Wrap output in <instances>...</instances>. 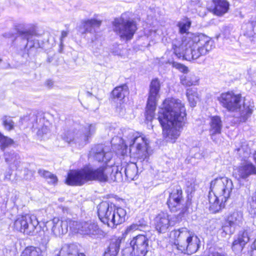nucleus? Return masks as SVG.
<instances>
[{
    "label": "nucleus",
    "mask_w": 256,
    "mask_h": 256,
    "mask_svg": "<svg viewBox=\"0 0 256 256\" xmlns=\"http://www.w3.org/2000/svg\"><path fill=\"white\" fill-rule=\"evenodd\" d=\"M166 64H168L170 65H172L173 68H176L180 72H183L184 74L188 72V67L182 64L176 62L172 60H168L167 61Z\"/></svg>",
    "instance_id": "4c0bfd02"
},
{
    "label": "nucleus",
    "mask_w": 256,
    "mask_h": 256,
    "mask_svg": "<svg viewBox=\"0 0 256 256\" xmlns=\"http://www.w3.org/2000/svg\"><path fill=\"white\" fill-rule=\"evenodd\" d=\"M237 151L242 160H246L250 154V150L246 145H242L237 148Z\"/></svg>",
    "instance_id": "c9c22d12"
},
{
    "label": "nucleus",
    "mask_w": 256,
    "mask_h": 256,
    "mask_svg": "<svg viewBox=\"0 0 256 256\" xmlns=\"http://www.w3.org/2000/svg\"><path fill=\"white\" fill-rule=\"evenodd\" d=\"M233 188V183L230 178L226 176L216 178L210 182L209 193H212L220 198L228 200Z\"/></svg>",
    "instance_id": "f8f14e48"
},
{
    "label": "nucleus",
    "mask_w": 256,
    "mask_h": 256,
    "mask_svg": "<svg viewBox=\"0 0 256 256\" xmlns=\"http://www.w3.org/2000/svg\"><path fill=\"white\" fill-rule=\"evenodd\" d=\"M236 228L232 226L228 222V221L226 219V222L222 226V228L220 231L221 232V235L222 237H226V235H230L232 234Z\"/></svg>",
    "instance_id": "72a5a7b5"
},
{
    "label": "nucleus",
    "mask_w": 256,
    "mask_h": 256,
    "mask_svg": "<svg viewBox=\"0 0 256 256\" xmlns=\"http://www.w3.org/2000/svg\"><path fill=\"white\" fill-rule=\"evenodd\" d=\"M2 121L5 130L10 131L14 128V122L10 117L4 116L2 118Z\"/></svg>",
    "instance_id": "e433bc0d"
},
{
    "label": "nucleus",
    "mask_w": 256,
    "mask_h": 256,
    "mask_svg": "<svg viewBox=\"0 0 256 256\" xmlns=\"http://www.w3.org/2000/svg\"><path fill=\"white\" fill-rule=\"evenodd\" d=\"M232 30V28L230 26H226L224 28L223 34L225 38H229L231 34V32Z\"/></svg>",
    "instance_id": "79ce46f5"
},
{
    "label": "nucleus",
    "mask_w": 256,
    "mask_h": 256,
    "mask_svg": "<svg viewBox=\"0 0 256 256\" xmlns=\"http://www.w3.org/2000/svg\"><path fill=\"white\" fill-rule=\"evenodd\" d=\"M90 154L98 162L108 164L112 158L113 153L108 146L103 144L94 146L90 152Z\"/></svg>",
    "instance_id": "6ab92c4d"
},
{
    "label": "nucleus",
    "mask_w": 256,
    "mask_h": 256,
    "mask_svg": "<svg viewBox=\"0 0 256 256\" xmlns=\"http://www.w3.org/2000/svg\"><path fill=\"white\" fill-rule=\"evenodd\" d=\"M44 128L46 129V128H42V131H44Z\"/></svg>",
    "instance_id": "3c124183"
},
{
    "label": "nucleus",
    "mask_w": 256,
    "mask_h": 256,
    "mask_svg": "<svg viewBox=\"0 0 256 256\" xmlns=\"http://www.w3.org/2000/svg\"><path fill=\"white\" fill-rule=\"evenodd\" d=\"M191 107H194L196 106V102L198 100L197 95H192V96H186Z\"/></svg>",
    "instance_id": "a19ab883"
},
{
    "label": "nucleus",
    "mask_w": 256,
    "mask_h": 256,
    "mask_svg": "<svg viewBox=\"0 0 256 256\" xmlns=\"http://www.w3.org/2000/svg\"><path fill=\"white\" fill-rule=\"evenodd\" d=\"M2 61V60L1 58H0V62H1Z\"/></svg>",
    "instance_id": "603ef678"
},
{
    "label": "nucleus",
    "mask_w": 256,
    "mask_h": 256,
    "mask_svg": "<svg viewBox=\"0 0 256 256\" xmlns=\"http://www.w3.org/2000/svg\"><path fill=\"white\" fill-rule=\"evenodd\" d=\"M254 158L255 160V162L256 163V151L255 152L254 154Z\"/></svg>",
    "instance_id": "09e8293b"
},
{
    "label": "nucleus",
    "mask_w": 256,
    "mask_h": 256,
    "mask_svg": "<svg viewBox=\"0 0 256 256\" xmlns=\"http://www.w3.org/2000/svg\"><path fill=\"white\" fill-rule=\"evenodd\" d=\"M12 227L15 230L28 235H34L40 229L36 217L28 214L17 216L14 220Z\"/></svg>",
    "instance_id": "9b49d317"
},
{
    "label": "nucleus",
    "mask_w": 256,
    "mask_h": 256,
    "mask_svg": "<svg viewBox=\"0 0 256 256\" xmlns=\"http://www.w3.org/2000/svg\"><path fill=\"white\" fill-rule=\"evenodd\" d=\"M27 120H28L30 121L28 122L29 126H30L33 128H38V116L34 114H30V116H26L22 119V122L26 121Z\"/></svg>",
    "instance_id": "58836bf2"
},
{
    "label": "nucleus",
    "mask_w": 256,
    "mask_h": 256,
    "mask_svg": "<svg viewBox=\"0 0 256 256\" xmlns=\"http://www.w3.org/2000/svg\"><path fill=\"white\" fill-rule=\"evenodd\" d=\"M248 232L245 230H240L238 234L233 238L231 248L235 254L241 252L246 253L244 248L250 241ZM247 254L248 256H256V238L250 248H248Z\"/></svg>",
    "instance_id": "9d476101"
},
{
    "label": "nucleus",
    "mask_w": 256,
    "mask_h": 256,
    "mask_svg": "<svg viewBox=\"0 0 256 256\" xmlns=\"http://www.w3.org/2000/svg\"><path fill=\"white\" fill-rule=\"evenodd\" d=\"M101 24V21L96 19H90L82 22L80 28V32L82 34L86 32L94 33L96 32V28H99Z\"/></svg>",
    "instance_id": "a878e982"
},
{
    "label": "nucleus",
    "mask_w": 256,
    "mask_h": 256,
    "mask_svg": "<svg viewBox=\"0 0 256 256\" xmlns=\"http://www.w3.org/2000/svg\"><path fill=\"white\" fill-rule=\"evenodd\" d=\"M192 95H197L196 90L195 88H188L186 90V96H192Z\"/></svg>",
    "instance_id": "a18cd8bd"
},
{
    "label": "nucleus",
    "mask_w": 256,
    "mask_h": 256,
    "mask_svg": "<svg viewBox=\"0 0 256 256\" xmlns=\"http://www.w3.org/2000/svg\"><path fill=\"white\" fill-rule=\"evenodd\" d=\"M192 204V199L188 197L186 202L182 196V191L180 186H177L176 188L172 190L170 193L168 198L167 200V204L171 212H178L177 216L182 218L185 214Z\"/></svg>",
    "instance_id": "6e6552de"
},
{
    "label": "nucleus",
    "mask_w": 256,
    "mask_h": 256,
    "mask_svg": "<svg viewBox=\"0 0 256 256\" xmlns=\"http://www.w3.org/2000/svg\"><path fill=\"white\" fill-rule=\"evenodd\" d=\"M84 256H86L84 255Z\"/></svg>",
    "instance_id": "864d4df0"
},
{
    "label": "nucleus",
    "mask_w": 256,
    "mask_h": 256,
    "mask_svg": "<svg viewBox=\"0 0 256 256\" xmlns=\"http://www.w3.org/2000/svg\"><path fill=\"white\" fill-rule=\"evenodd\" d=\"M38 174L40 176L44 178L50 184L56 185L58 182V179L56 175L48 170L40 169L38 170Z\"/></svg>",
    "instance_id": "c756f323"
},
{
    "label": "nucleus",
    "mask_w": 256,
    "mask_h": 256,
    "mask_svg": "<svg viewBox=\"0 0 256 256\" xmlns=\"http://www.w3.org/2000/svg\"><path fill=\"white\" fill-rule=\"evenodd\" d=\"M174 236L176 238L177 248L184 254H193L200 246V241L198 236L186 228L175 230Z\"/></svg>",
    "instance_id": "0eeeda50"
},
{
    "label": "nucleus",
    "mask_w": 256,
    "mask_h": 256,
    "mask_svg": "<svg viewBox=\"0 0 256 256\" xmlns=\"http://www.w3.org/2000/svg\"><path fill=\"white\" fill-rule=\"evenodd\" d=\"M208 199L209 201V210L213 214L219 212L225 207V203L228 200L220 198L212 193H208Z\"/></svg>",
    "instance_id": "5701e85b"
},
{
    "label": "nucleus",
    "mask_w": 256,
    "mask_h": 256,
    "mask_svg": "<svg viewBox=\"0 0 256 256\" xmlns=\"http://www.w3.org/2000/svg\"><path fill=\"white\" fill-rule=\"evenodd\" d=\"M122 240V239L120 238H112L104 252V256H117L120 249Z\"/></svg>",
    "instance_id": "cd10ccee"
},
{
    "label": "nucleus",
    "mask_w": 256,
    "mask_h": 256,
    "mask_svg": "<svg viewBox=\"0 0 256 256\" xmlns=\"http://www.w3.org/2000/svg\"><path fill=\"white\" fill-rule=\"evenodd\" d=\"M6 161L10 164H13L18 167L20 163V157L18 154L12 151L4 154Z\"/></svg>",
    "instance_id": "7c9ffc66"
},
{
    "label": "nucleus",
    "mask_w": 256,
    "mask_h": 256,
    "mask_svg": "<svg viewBox=\"0 0 256 256\" xmlns=\"http://www.w3.org/2000/svg\"><path fill=\"white\" fill-rule=\"evenodd\" d=\"M13 143V140L0 133V149L2 151H4L5 148L11 146Z\"/></svg>",
    "instance_id": "f704fd0d"
},
{
    "label": "nucleus",
    "mask_w": 256,
    "mask_h": 256,
    "mask_svg": "<svg viewBox=\"0 0 256 256\" xmlns=\"http://www.w3.org/2000/svg\"><path fill=\"white\" fill-rule=\"evenodd\" d=\"M142 220H144L143 218H142L140 220H139L138 222H136L138 224H142Z\"/></svg>",
    "instance_id": "8fccbe9b"
},
{
    "label": "nucleus",
    "mask_w": 256,
    "mask_h": 256,
    "mask_svg": "<svg viewBox=\"0 0 256 256\" xmlns=\"http://www.w3.org/2000/svg\"><path fill=\"white\" fill-rule=\"evenodd\" d=\"M46 84L50 87L53 84L51 80H48L46 81Z\"/></svg>",
    "instance_id": "de8ad7c7"
},
{
    "label": "nucleus",
    "mask_w": 256,
    "mask_h": 256,
    "mask_svg": "<svg viewBox=\"0 0 256 256\" xmlns=\"http://www.w3.org/2000/svg\"><path fill=\"white\" fill-rule=\"evenodd\" d=\"M192 22L188 18L178 22L180 33L186 34L182 42L184 50L180 52V48L173 45L174 52L178 57L182 56L185 60L190 61L196 60L200 56L206 54L214 48V40L209 36L202 33L188 32Z\"/></svg>",
    "instance_id": "7ed1b4c3"
},
{
    "label": "nucleus",
    "mask_w": 256,
    "mask_h": 256,
    "mask_svg": "<svg viewBox=\"0 0 256 256\" xmlns=\"http://www.w3.org/2000/svg\"><path fill=\"white\" fill-rule=\"evenodd\" d=\"M128 136L125 144L126 153L129 146L130 156L137 159L136 162L122 163L120 166H114L112 168L110 176L114 181L119 182L122 180V173L126 179L128 181L136 180L138 178V166L142 163H146L148 156V140L142 136L138 132L132 130H128Z\"/></svg>",
    "instance_id": "f257e3e1"
},
{
    "label": "nucleus",
    "mask_w": 256,
    "mask_h": 256,
    "mask_svg": "<svg viewBox=\"0 0 256 256\" xmlns=\"http://www.w3.org/2000/svg\"><path fill=\"white\" fill-rule=\"evenodd\" d=\"M96 130L95 124H86L82 130V134H79V132H76L75 131L64 130L60 136L62 138L68 143L76 142V139H80L86 144L88 142L89 138L95 132Z\"/></svg>",
    "instance_id": "4468645a"
},
{
    "label": "nucleus",
    "mask_w": 256,
    "mask_h": 256,
    "mask_svg": "<svg viewBox=\"0 0 256 256\" xmlns=\"http://www.w3.org/2000/svg\"><path fill=\"white\" fill-rule=\"evenodd\" d=\"M56 256H84V254L79 252L78 246L75 244H64Z\"/></svg>",
    "instance_id": "393cba45"
},
{
    "label": "nucleus",
    "mask_w": 256,
    "mask_h": 256,
    "mask_svg": "<svg viewBox=\"0 0 256 256\" xmlns=\"http://www.w3.org/2000/svg\"><path fill=\"white\" fill-rule=\"evenodd\" d=\"M71 222H72L71 219L60 220L58 218H54L46 222V226L51 228L54 236H60L68 232V227L70 230Z\"/></svg>",
    "instance_id": "a211bd4d"
},
{
    "label": "nucleus",
    "mask_w": 256,
    "mask_h": 256,
    "mask_svg": "<svg viewBox=\"0 0 256 256\" xmlns=\"http://www.w3.org/2000/svg\"><path fill=\"white\" fill-rule=\"evenodd\" d=\"M186 116L184 104L179 99L168 98L163 102L159 108L158 120L167 142H176L184 126Z\"/></svg>",
    "instance_id": "f03ea898"
},
{
    "label": "nucleus",
    "mask_w": 256,
    "mask_h": 256,
    "mask_svg": "<svg viewBox=\"0 0 256 256\" xmlns=\"http://www.w3.org/2000/svg\"><path fill=\"white\" fill-rule=\"evenodd\" d=\"M180 218L171 216L167 212H161L154 219V225L159 233H165L170 227L174 226Z\"/></svg>",
    "instance_id": "f3484780"
},
{
    "label": "nucleus",
    "mask_w": 256,
    "mask_h": 256,
    "mask_svg": "<svg viewBox=\"0 0 256 256\" xmlns=\"http://www.w3.org/2000/svg\"><path fill=\"white\" fill-rule=\"evenodd\" d=\"M160 87L158 78H154L151 81L145 113L146 118L148 121H152L154 118Z\"/></svg>",
    "instance_id": "ddd939ff"
},
{
    "label": "nucleus",
    "mask_w": 256,
    "mask_h": 256,
    "mask_svg": "<svg viewBox=\"0 0 256 256\" xmlns=\"http://www.w3.org/2000/svg\"><path fill=\"white\" fill-rule=\"evenodd\" d=\"M70 224V230L74 233L95 238L102 232L98 224L91 221L78 222L72 220Z\"/></svg>",
    "instance_id": "dca6fc26"
},
{
    "label": "nucleus",
    "mask_w": 256,
    "mask_h": 256,
    "mask_svg": "<svg viewBox=\"0 0 256 256\" xmlns=\"http://www.w3.org/2000/svg\"><path fill=\"white\" fill-rule=\"evenodd\" d=\"M208 256H226V254L225 252H210Z\"/></svg>",
    "instance_id": "49530a36"
},
{
    "label": "nucleus",
    "mask_w": 256,
    "mask_h": 256,
    "mask_svg": "<svg viewBox=\"0 0 256 256\" xmlns=\"http://www.w3.org/2000/svg\"><path fill=\"white\" fill-rule=\"evenodd\" d=\"M17 33L21 39L26 40L25 48H31L34 46L35 44L38 42L36 38L38 37L36 29L34 27H32L24 30H17Z\"/></svg>",
    "instance_id": "aec40b11"
},
{
    "label": "nucleus",
    "mask_w": 256,
    "mask_h": 256,
    "mask_svg": "<svg viewBox=\"0 0 256 256\" xmlns=\"http://www.w3.org/2000/svg\"><path fill=\"white\" fill-rule=\"evenodd\" d=\"M256 174V166L251 162L242 164L234 170V176L238 180H246L250 176Z\"/></svg>",
    "instance_id": "412c9836"
},
{
    "label": "nucleus",
    "mask_w": 256,
    "mask_h": 256,
    "mask_svg": "<svg viewBox=\"0 0 256 256\" xmlns=\"http://www.w3.org/2000/svg\"><path fill=\"white\" fill-rule=\"evenodd\" d=\"M180 82L185 86H190L192 85L196 84L198 80L194 74H189L188 76L182 74L180 76Z\"/></svg>",
    "instance_id": "2f4dec72"
},
{
    "label": "nucleus",
    "mask_w": 256,
    "mask_h": 256,
    "mask_svg": "<svg viewBox=\"0 0 256 256\" xmlns=\"http://www.w3.org/2000/svg\"><path fill=\"white\" fill-rule=\"evenodd\" d=\"M98 214L100 221L110 227L120 224L126 220V212L124 208L106 202L98 204Z\"/></svg>",
    "instance_id": "423d86ee"
},
{
    "label": "nucleus",
    "mask_w": 256,
    "mask_h": 256,
    "mask_svg": "<svg viewBox=\"0 0 256 256\" xmlns=\"http://www.w3.org/2000/svg\"><path fill=\"white\" fill-rule=\"evenodd\" d=\"M112 166H101L94 168L86 166L79 170H72L68 172L65 182L68 186H81L91 180L106 182L109 172H112Z\"/></svg>",
    "instance_id": "20e7f679"
},
{
    "label": "nucleus",
    "mask_w": 256,
    "mask_h": 256,
    "mask_svg": "<svg viewBox=\"0 0 256 256\" xmlns=\"http://www.w3.org/2000/svg\"><path fill=\"white\" fill-rule=\"evenodd\" d=\"M148 242V238L146 235L138 234L126 244L124 252L134 251L140 256H146L149 250Z\"/></svg>",
    "instance_id": "2eb2a0df"
},
{
    "label": "nucleus",
    "mask_w": 256,
    "mask_h": 256,
    "mask_svg": "<svg viewBox=\"0 0 256 256\" xmlns=\"http://www.w3.org/2000/svg\"><path fill=\"white\" fill-rule=\"evenodd\" d=\"M221 105L229 112L240 110V121L245 122L253 112L254 104L244 99L241 107L240 94H235L232 92L222 93L218 98Z\"/></svg>",
    "instance_id": "39448f33"
},
{
    "label": "nucleus",
    "mask_w": 256,
    "mask_h": 256,
    "mask_svg": "<svg viewBox=\"0 0 256 256\" xmlns=\"http://www.w3.org/2000/svg\"><path fill=\"white\" fill-rule=\"evenodd\" d=\"M212 12L217 16H222L230 9V4L227 0H212Z\"/></svg>",
    "instance_id": "b1692460"
},
{
    "label": "nucleus",
    "mask_w": 256,
    "mask_h": 256,
    "mask_svg": "<svg viewBox=\"0 0 256 256\" xmlns=\"http://www.w3.org/2000/svg\"><path fill=\"white\" fill-rule=\"evenodd\" d=\"M68 32L67 31L62 30L61 34V36L60 38V50L62 49L64 46V38H66L68 36Z\"/></svg>",
    "instance_id": "37998d69"
},
{
    "label": "nucleus",
    "mask_w": 256,
    "mask_h": 256,
    "mask_svg": "<svg viewBox=\"0 0 256 256\" xmlns=\"http://www.w3.org/2000/svg\"><path fill=\"white\" fill-rule=\"evenodd\" d=\"M125 14H122L120 18H116L112 22L114 32L121 40L126 41L131 40L138 28L136 22L133 20L126 19Z\"/></svg>",
    "instance_id": "1a4fd4ad"
},
{
    "label": "nucleus",
    "mask_w": 256,
    "mask_h": 256,
    "mask_svg": "<svg viewBox=\"0 0 256 256\" xmlns=\"http://www.w3.org/2000/svg\"><path fill=\"white\" fill-rule=\"evenodd\" d=\"M128 94V87L126 84L116 87L112 92V95L114 98L120 100L123 99Z\"/></svg>",
    "instance_id": "c85d7f7f"
},
{
    "label": "nucleus",
    "mask_w": 256,
    "mask_h": 256,
    "mask_svg": "<svg viewBox=\"0 0 256 256\" xmlns=\"http://www.w3.org/2000/svg\"><path fill=\"white\" fill-rule=\"evenodd\" d=\"M146 225V222L144 220H142V224H138L137 222L132 224L126 228V233H128L130 231L138 230H140L141 228H144Z\"/></svg>",
    "instance_id": "ea45409f"
},
{
    "label": "nucleus",
    "mask_w": 256,
    "mask_h": 256,
    "mask_svg": "<svg viewBox=\"0 0 256 256\" xmlns=\"http://www.w3.org/2000/svg\"><path fill=\"white\" fill-rule=\"evenodd\" d=\"M20 256H42V252L38 248L30 246L22 251Z\"/></svg>",
    "instance_id": "473e14b6"
},
{
    "label": "nucleus",
    "mask_w": 256,
    "mask_h": 256,
    "mask_svg": "<svg viewBox=\"0 0 256 256\" xmlns=\"http://www.w3.org/2000/svg\"><path fill=\"white\" fill-rule=\"evenodd\" d=\"M126 250V247L122 250V256H140L137 254H134V251L130 250V252H124Z\"/></svg>",
    "instance_id": "c03bdc74"
},
{
    "label": "nucleus",
    "mask_w": 256,
    "mask_h": 256,
    "mask_svg": "<svg viewBox=\"0 0 256 256\" xmlns=\"http://www.w3.org/2000/svg\"><path fill=\"white\" fill-rule=\"evenodd\" d=\"M226 220L232 226H240L242 225L244 218L243 213L242 210H235L230 212L227 216Z\"/></svg>",
    "instance_id": "bb28decb"
},
{
    "label": "nucleus",
    "mask_w": 256,
    "mask_h": 256,
    "mask_svg": "<svg viewBox=\"0 0 256 256\" xmlns=\"http://www.w3.org/2000/svg\"><path fill=\"white\" fill-rule=\"evenodd\" d=\"M209 134L212 140H214V136L222 132V122L218 116H212L209 118Z\"/></svg>",
    "instance_id": "4be33fe9"
}]
</instances>
